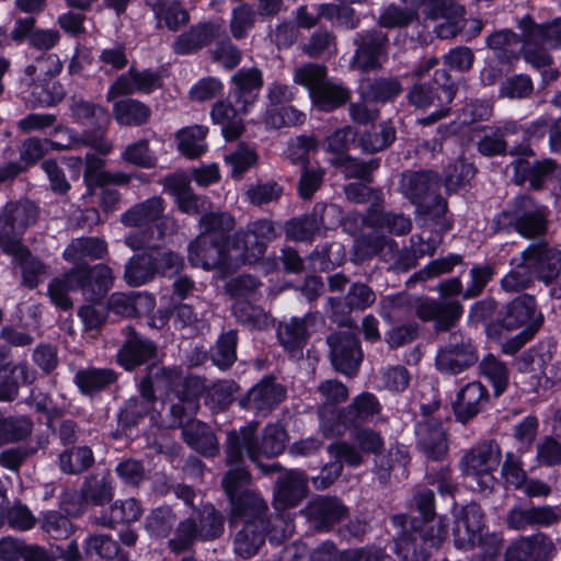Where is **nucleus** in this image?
I'll return each mask as SVG.
<instances>
[{
    "mask_svg": "<svg viewBox=\"0 0 561 561\" xmlns=\"http://www.w3.org/2000/svg\"><path fill=\"white\" fill-rule=\"evenodd\" d=\"M396 240L378 232L363 233L354 241L352 255L355 263H363L379 256L381 261L389 262L393 257Z\"/></svg>",
    "mask_w": 561,
    "mask_h": 561,
    "instance_id": "obj_28",
    "label": "nucleus"
},
{
    "mask_svg": "<svg viewBox=\"0 0 561 561\" xmlns=\"http://www.w3.org/2000/svg\"><path fill=\"white\" fill-rule=\"evenodd\" d=\"M356 47L350 66L352 69L367 72L381 68L380 58L387 54L389 39L380 30L358 33L354 38Z\"/></svg>",
    "mask_w": 561,
    "mask_h": 561,
    "instance_id": "obj_11",
    "label": "nucleus"
},
{
    "mask_svg": "<svg viewBox=\"0 0 561 561\" xmlns=\"http://www.w3.org/2000/svg\"><path fill=\"white\" fill-rule=\"evenodd\" d=\"M72 116L77 122L85 126L81 137L72 138L70 145L89 146L101 154H107L112 151L113 145L105 137V127L108 122V115L104 107L89 101L78 99L72 101Z\"/></svg>",
    "mask_w": 561,
    "mask_h": 561,
    "instance_id": "obj_4",
    "label": "nucleus"
},
{
    "mask_svg": "<svg viewBox=\"0 0 561 561\" xmlns=\"http://www.w3.org/2000/svg\"><path fill=\"white\" fill-rule=\"evenodd\" d=\"M301 53L311 59H323L336 53L337 43L335 34L325 28L319 27L310 34L301 45Z\"/></svg>",
    "mask_w": 561,
    "mask_h": 561,
    "instance_id": "obj_52",
    "label": "nucleus"
},
{
    "mask_svg": "<svg viewBox=\"0 0 561 561\" xmlns=\"http://www.w3.org/2000/svg\"><path fill=\"white\" fill-rule=\"evenodd\" d=\"M4 253L13 256L14 261L22 272V285L28 288H35L42 277L46 274V265L26 248L24 244L2 250Z\"/></svg>",
    "mask_w": 561,
    "mask_h": 561,
    "instance_id": "obj_38",
    "label": "nucleus"
},
{
    "mask_svg": "<svg viewBox=\"0 0 561 561\" xmlns=\"http://www.w3.org/2000/svg\"><path fill=\"white\" fill-rule=\"evenodd\" d=\"M152 234L148 231L131 232L125 244L133 250H144L134 254L125 265L124 279L130 286H141L157 275L179 273L184 268L183 257L173 251H160L152 247Z\"/></svg>",
    "mask_w": 561,
    "mask_h": 561,
    "instance_id": "obj_1",
    "label": "nucleus"
},
{
    "mask_svg": "<svg viewBox=\"0 0 561 561\" xmlns=\"http://www.w3.org/2000/svg\"><path fill=\"white\" fill-rule=\"evenodd\" d=\"M61 69L62 62L56 54L42 55L25 67L22 82L30 88H44Z\"/></svg>",
    "mask_w": 561,
    "mask_h": 561,
    "instance_id": "obj_37",
    "label": "nucleus"
},
{
    "mask_svg": "<svg viewBox=\"0 0 561 561\" xmlns=\"http://www.w3.org/2000/svg\"><path fill=\"white\" fill-rule=\"evenodd\" d=\"M58 463L66 474H81L93 466V451L88 446L67 448L59 455Z\"/></svg>",
    "mask_w": 561,
    "mask_h": 561,
    "instance_id": "obj_55",
    "label": "nucleus"
},
{
    "mask_svg": "<svg viewBox=\"0 0 561 561\" xmlns=\"http://www.w3.org/2000/svg\"><path fill=\"white\" fill-rule=\"evenodd\" d=\"M542 322V316L537 311L534 296L523 294L514 298L504 307L502 325L508 330L522 327L534 328L535 332Z\"/></svg>",
    "mask_w": 561,
    "mask_h": 561,
    "instance_id": "obj_24",
    "label": "nucleus"
},
{
    "mask_svg": "<svg viewBox=\"0 0 561 561\" xmlns=\"http://www.w3.org/2000/svg\"><path fill=\"white\" fill-rule=\"evenodd\" d=\"M199 225L202 227L199 234L217 237L227 243L229 232L234 228V219L226 213H209L201 217Z\"/></svg>",
    "mask_w": 561,
    "mask_h": 561,
    "instance_id": "obj_64",
    "label": "nucleus"
},
{
    "mask_svg": "<svg viewBox=\"0 0 561 561\" xmlns=\"http://www.w3.org/2000/svg\"><path fill=\"white\" fill-rule=\"evenodd\" d=\"M207 131V127L201 125L180 129L175 135L179 150L187 158H198L207 149L205 142Z\"/></svg>",
    "mask_w": 561,
    "mask_h": 561,
    "instance_id": "obj_54",
    "label": "nucleus"
},
{
    "mask_svg": "<svg viewBox=\"0 0 561 561\" xmlns=\"http://www.w3.org/2000/svg\"><path fill=\"white\" fill-rule=\"evenodd\" d=\"M323 210L324 205H316L312 214L293 218L285 226L286 236L295 241L311 240L318 233L323 225L322 217L318 209Z\"/></svg>",
    "mask_w": 561,
    "mask_h": 561,
    "instance_id": "obj_51",
    "label": "nucleus"
},
{
    "mask_svg": "<svg viewBox=\"0 0 561 561\" xmlns=\"http://www.w3.org/2000/svg\"><path fill=\"white\" fill-rule=\"evenodd\" d=\"M391 523L398 530L396 552L403 561H427L432 549L438 548L447 537L445 519H434V523L422 526L419 518L396 514Z\"/></svg>",
    "mask_w": 561,
    "mask_h": 561,
    "instance_id": "obj_2",
    "label": "nucleus"
},
{
    "mask_svg": "<svg viewBox=\"0 0 561 561\" xmlns=\"http://www.w3.org/2000/svg\"><path fill=\"white\" fill-rule=\"evenodd\" d=\"M561 512L553 506H515L508 511L505 523L513 530L548 527L559 522Z\"/></svg>",
    "mask_w": 561,
    "mask_h": 561,
    "instance_id": "obj_22",
    "label": "nucleus"
},
{
    "mask_svg": "<svg viewBox=\"0 0 561 561\" xmlns=\"http://www.w3.org/2000/svg\"><path fill=\"white\" fill-rule=\"evenodd\" d=\"M238 334L236 330L222 333L216 344L210 348V358L214 365L225 370L232 366L237 359Z\"/></svg>",
    "mask_w": 561,
    "mask_h": 561,
    "instance_id": "obj_58",
    "label": "nucleus"
},
{
    "mask_svg": "<svg viewBox=\"0 0 561 561\" xmlns=\"http://www.w3.org/2000/svg\"><path fill=\"white\" fill-rule=\"evenodd\" d=\"M117 375L108 368H87L79 370L75 376V382L84 394H94L114 383Z\"/></svg>",
    "mask_w": 561,
    "mask_h": 561,
    "instance_id": "obj_50",
    "label": "nucleus"
},
{
    "mask_svg": "<svg viewBox=\"0 0 561 561\" xmlns=\"http://www.w3.org/2000/svg\"><path fill=\"white\" fill-rule=\"evenodd\" d=\"M225 462L230 469L225 473L221 484L230 503L239 497L243 488L250 484L251 474L245 466L244 455L240 462H228L227 442L225 443Z\"/></svg>",
    "mask_w": 561,
    "mask_h": 561,
    "instance_id": "obj_48",
    "label": "nucleus"
},
{
    "mask_svg": "<svg viewBox=\"0 0 561 561\" xmlns=\"http://www.w3.org/2000/svg\"><path fill=\"white\" fill-rule=\"evenodd\" d=\"M182 436L190 447L205 456H215L218 453L216 435L207 424L201 421L185 428Z\"/></svg>",
    "mask_w": 561,
    "mask_h": 561,
    "instance_id": "obj_47",
    "label": "nucleus"
},
{
    "mask_svg": "<svg viewBox=\"0 0 561 561\" xmlns=\"http://www.w3.org/2000/svg\"><path fill=\"white\" fill-rule=\"evenodd\" d=\"M512 215L514 227L525 238L540 237L547 231L545 208L526 195L515 198Z\"/></svg>",
    "mask_w": 561,
    "mask_h": 561,
    "instance_id": "obj_17",
    "label": "nucleus"
},
{
    "mask_svg": "<svg viewBox=\"0 0 561 561\" xmlns=\"http://www.w3.org/2000/svg\"><path fill=\"white\" fill-rule=\"evenodd\" d=\"M227 255V243L209 234H198L188 245V262L206 271L225 266Z\"/></svg>",
    "mask_w": 561,
    "mask_h": 561,
    "instance_id": "obj_16",
    "label": "nucleus"
},
{
    "mask_svg": "<svg viewBox=\"0 0 561 561\" xmlns=\"http://www.w3.org/2000/svg\"><path fill=\"white\" fill-rule=\"evenodd\" d=\"M396 139V128L389 122L379 125V131H365L358 139V146L366 153H375L388 148Z\"/></svg>",
    "mask_w": 561,
    "mask_h": 561,
    "instance_id": "obj_60",
    "label": "nucleus"
},
{
    "mask_svg": "<svg viewBox=\"0 0 561 561\" xmlns=\"http://www.w3.org/2000/svg\"><path fill=\"white\" fill-rule=\"evenodd\" d=\"M517 28L526 43L541 42L550 48L561 49V18L548 23H537L529 14L517 21Z\"/></svg>",
    "mask_w": 561,
    "mask_h": 561,
    "instance_id": "obj_33",
    "label": "nucleus"
},
{
    "mask_svg": "<svg viewBox=\"0 0 561 561\" xmlns=\"http://www.w3.org/2000/svg\"><path fill=\"white\" fill-rule=\"evenodd\" d=\"M39 217L38 206L27 199L8 202L0 210V249L23 244L22 236Z\"/></svg>",
    "mask_w": 561,
    "mask_h": 561,
    "instance_id": "obj_5",
    "label": "nucleus"
},
{
    "mask_svg": "<svg viewBox=\"0 0 561 561\" xmlns=\"http://www.w3.org/2000/svg\"><path fill=\"white\" fill-rule=\"evenodd\" d=\"M199 539L208 541L222 536L225 530V516L213 504L203 505L196 511Z\"/></svg>",
    "mask_w": 561,
    "mask_h": 561,
    "instance_id": "obj_53",
    "label": "nucleus"
},
{
    "mask_svg": "<svg viewBox=\"0 0 561 561\" xmlns=\"http://www.w3.org/2000/svg\"><path fill=\"white\" fill-rule=\"evenodd\" d=\"M382 405L378 398L368 391L355 396L351 402L339 409L335 419V435L342 434L344 430L359 428L378 417Z\"/></svg>",
    "mask_w": 561,
    "mask_h": 561,
    "instance_id": "obj_10",
    "label": "nucleus"
},
{
    "mask_svg": "<svg viewBox=\"0 0 561 561\" xmlns=\"http://www.w3.org/2000/svg\"><path fill=\"white\" fill-rule=\"evenodd\" d=\"M163 405L165 407L164 413L157 412V415L168 428H181L184 432L197 421L195 416L199 409V402L183 399L172 392L167 393Z\"/></svg>",
    "mask_w": 561,
    "mask_h": 561,
    "instance_id": "obj_27",
    "label": "nucleus"
},
{
    "mask_svg": "<svg viewBox=\"0 0 561 561\" xmlns=\"http://www.w3.org/2000/svg\"><path fill=\"white\" fill-rule=\"evenodd\" d=\"M114 491L111 478L105 474L88 476L80 488V504H71L66 499L62 501L65 511L72 516H80L88 505L104 506L112 502Z\"/></svg>",
    "mask_w": 561,
    "mask_h": 561,
    "instance_id": "obj_14",
    "label": "nucleus"
},
{
    "mask_svg": "<svg viewBox=\"0 0 561 561\" xmlns=\"http://www.w3.org/2000/svg\"><path fill=\"white\" fill-rule=\"evenodd\" d=\"M416 207L423 229H433L437 234H443L451 229V221L447 217L448 205L443 196L435 195L430 203L423 202Z\"/></svg>",
    "mask_w": 561,
    "mask_h": 561,
    "instance_id": "obj_40",
    "label": "nucleus"
},
{
    "mask_svg": "<svg viewBox=\"0 0 561 561\" xmlns=\"http://www.w3.org/2000/svg\"><path fill=\"white\" fill-rule=\"evenodd\" d=\"M239 389L233 380H220L207 390L206 404L215 412H222L231 405Z\"/></svg>",
    "mask_w": 561,
    "mask_h": 561,
    "instance_id": "obj_61",
    "label": "nucleus"
},
{
    "mask_svg": "<svg viewBox=\"0 0 561 561\" xmlns=\"http://www.w3.org/2000/svg\"><path fill=\"white\" fill-rule=\"evenodd\" d=\"M33 428L34 423L28 416H5L0 411V446L25 440L32 435Z\"/></svg>",
    "mask_w": 561,
    "mask_h": 561,
    "instance_id": "obj_43",
    "label": "nucleus"
},
{
    "mask_svg": "<svg viewBox=\"0 0 561 561\" xmlns=\"http://www.w3.org/2000/svg\"><path fill=\"white\" fill-rule=\"evenodd\" d=\"M164 201L159 196H153L125 211L121 221L127 227L147 226L159 219L164 213Z\"/></svg>",
    "mask_w": 561,
    "mask_h": 561,
    "instance_id": "obj_41",
    "label": "nucleus"
},
{
    "mask_svg": "<svg viewBox=\"0 0 561 561\" xmlns=\"http://www.w3.org/2000/svg\"><path fill=\"white\" fill-rule=\"evenodd\" d=\"M402 91L403 88L398 78L381 77L369 81L364 93L371 101L385 103L397 98Z\"/></svg>",
    "mask_w": 561,
    "mask_h": 561,
    "instance_id": "obj_63",
    "label": "nucleus"
},
{
    "mask_svg": "<svg viewBox=\"0 0 561 561\" xmlns=\"http://www.w3.org/2000/svg\"><path fill=\"white\" fill-rule=\"evenodd\" d=\"M232 313L240 324L252 330H266L274 325V319L268 312L248 300L236 301Z\"/></svg>",
    "mask_w": 561,
    "mask_h": 561,
    "instance_id": "obj_46",
    "label": "nucleus"
},
{
    "mask_svg": "<svg viewBox=\"0 0 561 561\" xmlns=\"http://www.w3.org/2000/svg\"><path fill=\"white\" fill-rule=\"evenodd\" d=\"M310 98L317 108L330 112L346 104L351 99V91L341 84L325 80Z\"/></svg>",
    "mask_w": 561,
    "mask_h": 561,
    "instance_id": "obj_45",
    "label": "nucleus"
},
{
    "mask_svg": "<svg viewBox=\"0 0 561 561\" xmlns=\"http://www.w3.org/2000/svg\"><path fill=\"white\" fill-rule=\"evenodd\" d=\"M331 164L339 169L345 179H356L364 183L374 181V172L379 168L380 160L377 158L363 161L350 154L336 157Z\"/></svg>",
    "mask_w": 561,
    "mask_h": 561,
    "instance_id": "obj_42",
    "label": "nucleus"
},
{
    "mask_svg": "<svg viewBox=\"0 0 561 561\" xmlns=\"http://www.w3.org/2000/svg\"><path fill=\"white\" fill-rule=\"evenodd\" d=\"M72 145H62L47 139H38L31 137L24 140L20 149V158L24 163L25 170L27 167L41 160L50 149L67 150L71 149Z\"/></svg>",
    "mask_w": 561,
    "mask_h": 561,
    "instance_id": "obj_59",
    "label": "nucleus"
},
{
    "mask_svg": "<svg viewBox=\"0 0 561 561\" xmlns=\"http://www.w3.org/2000/svg\"><path fill=\"white\" fill-rule=\"evenodd\" d=\"M126 340L117 352V363L126 370H133L157 356V345L137 334L134 328L124 329Z\"/></svg>",
    "mask_w": 561,
    "mask_h": 561,
    "instance_id": "obj_21",
    "label": "nucleus"
},
{
    "mask_svg": "<svg viewBox=\"0 0 561 561\" xmlns=\"http://www.w3.org/2000/svg\"><path fill=\"white\" fill-rule=\"evenodd\" d=\"M348 513V508L336 497L319 496L311 501L301 514L317 530H330Z\"/></svg>",
    "mask_w": 561,
    "mask_h": 561,
    "instance_id": "obj_23",
    "label": "nucleus"
},
{
    "mask_svg": "<svg viewBox=\"0 0 561 561\" xmlns=\"http://www.w3.org/2000/svg\"><path fill=\"white\" fill-rule=\"evenodd\" d=\"M439 186V176L433 171H407L399 182L400 193L415 206L422 204L426 196L435 194Z\"/></svg>",
    "mask_w": 561,
    "mask_h": 561,
    "instance_id": "obj_26",
    "label": "nucleus"
},
{
    "mask_svg": "<svg viewBox=\"0 0 561 561\" xmlns=\"http://www.w3.org/2000/svg\"><path fill=\"white\" fill-rule=\"evenodd\" d=\"M489 402V392L480 381H472L462 387L454 402L456 420L466 424L476 417Z\"/></svg>",
    "mask_w": 561,
    "mask_h": 561,
    "instance_id": "obj_30",
    "label": "nucleus"
},
{
    "mask_svg": "<svg viewBox=\"0 0 561 561\" xmlns=\"http://www.w3.org/2000/svg\"><path fill=\"white\" fill-rule=\"evenodd\" d=\"M308 495V476L300 470L289 469L280 474L274 484V504L277 510L297 506Z\"/></svg>",
    "mask_w": 561,
    "mask_h": 561,
    "instance_id": "obj_20",
    "label": "nucleus"
},
{
    "mask_svg": "<svg viewBox=\"0 0 561 561\" xmlns=\"http://www.w3.org/2000/svg\"><path fill=\"white\" fill-rule=\"evenodd\" d=\"M317 312H308L304 317H294L279 323L277 335L280 344L289 352L300 351L309 337V328L316 324Z\"/></svg>",
    "mask_w": 561,
    "mask_h": 561,
    "instance_id": "obj_35",
    "label": "nucleus"
},
{
    "mask_svg": "<svg viewBox=\"0 0 561 561\" xmlns=\"http://www.w3.org/2000/svg\"><path fill=\"white\" fill-rule=\"evenodd\" d=\"M232 527H234L233 552L244 560L251 559L260 552L270 531V525L240 524Z\"/></svg>",
    "mask_w": 561,
    "mask_h": 561,
    "instance_id": "obj_31",
    "label": "nucleus"
},
{
    "mask_svg": "<svg viewBox=\"0 0 561 561\" xmlns=\"http://www.w3.org/2000/svg\"><path fill=\"white\" fill-rule=\"evenodd\" d=\"M150 115L149 106L135 99L118 100L113 105V116L123 126H141L149 121Z\"/></svg>",
    "mask_w": 561,
    "mask_h": 561,
    "instance_id": "obj_44",
    "label": "nucleus"
},
{
    "mask_svg": "<svg viewBox=\"0 0 561 561\" xmlns=\"http://www.w3.org/2000/svg\"><path fill=\"white\" fill-rule=\"evenodd\" d=\"M415 435L419 448L427 458L442 460L447 455V434L438 419L419 421Z\"/></svg>",
    "mask_w": 561,
    "mask_h": 561,
    "instance_id": "obj_25",
    "label": "nucleus"
},
{
    "mask_svg": "<svg viewBox=\"0 0 561 561\" xmlns=\"http://www.w3.org/2000/svg\"><path fill=\"white\" fill-rule=\"evenodd\" d=\"M271 525L267 502L256 492L247 490L230 502L229 525Z\"/></svg>",
    "mask_w": 561,
    "mask_h": 561,
    "instance_id": "obj_15",
    "label": "nucleus"
},
{
    "mask_svg": "<svg viewBox=\"0 0 561 561\" xmlns=\"http://www.w3.org/2000/svg\"><path fill=\"white\" fill-rule=\"evenodd\" d=\"M363 224L375 230H385L390 234L402 237L412 230V220L404 214L369 208L363 218Z\"/></svg>",
    "mask_w": 561,
    "mask_h": 561,
    "instance_id": "obj_36",
    "label": "nucleus"
},
{
    "mask_svg": "<svg viewBox=\"0 0 561 561\" xmlns=\"http://www.w3.org/2000/svg\"><path fill=\"white\" fill-rule=\"evenodd\" d=\"M502 453L494 439L478 443L461 459L460 466L466 476L473 477L481 488H492L493 476L500 466Z\"/></svg>",
    "mask_w": 561,
    "mask_h": 561,
    "instance_id": "obj_6",
    "label": "nucleus"
},
{
    "mask_svg": "<svg viewBox=\"0 0 561 561\" xmlns=\"http://www.w3.org/2000/svg\"><path fill=\"white\" fill-rule=\"evenodd\" d=\"M248 111H243L241 105H237L232 99L218 101L214 104L210 115L214 123L222 126L224 137L231 141L239 138L244 131L242 116Z\"/></svg>",
    "mask_w": 561,
    "mask_h": 561,
    "instance_id": "obj_34",
    "label": "nucleus"
},
{
    "mask_svg": "<svg viewBox=\"0 0 561 561\" xmlns=\"http://www.w3.org/2000/svg\"><path fill=\"white\" fill-rule=\"evenodd\" d=\"M462 306L455 299H425L415 307L422 321H433L436 331H448L459 321Z\"/></svg>",
    "mask_w": 561,
    "mask_h": 561,
    "instance_id": "obj_18",
    "label": "nucleus"
},
{
    "mask_svg": "<svg viewBox=\"0 0 561 561\" xmlns=\"http://www.w3.org/2000/svg\"><path fill=\"white\" fill-rule=\"evenodd\" d=\"M317 391L322 399L318 410L320 426L325 435H335L336 404L348 399V388L336 379H328L319 383Z\"/></svg>",
    "mask_w": 561,
    "mask_h": 561,
    "instance_id": "obj_19",
    "label": "nucleus"
},
{
    "mask_svg": "<svg viewBox=\"0 0 561 561\" xmlns=\"http://www.w3.org/2000/svg\"><path fill=\"white\" fill-rule=\"evenodd\" d=\"M113 271L104 264L82 265L68 271L70 289L81 290L87 301H100L113 285Z\"/></svg>",
    "mask_w": 561,
    "mask_h": 561,
    "instance_id": "obj_7",
    "label": "nucleus"
},
{
    "mask_svg": "<svg viewBox=\"0 0 561 561\" xmlns=\"http://www.w3.org/2000/svg\"><path fill=\"white\" fill-rule=\"evenodd\" d=\"M62 415L64 410L53 408V410L48 412L46 425L51 430L53 434L57 436L61 445H73L79 439L80 427L75 420L64 419Z\"/></svg>",
    "mask_w": 561,
    "mask_h": 561,
    "instance_id": "obj_56",
    "label": "nucleus"
},
{
    "mask_svg": "<svg viewBox=\"0 0 561 561\" xmlns=\"http://www.w3.org/2000/svg\"><path fill=\"white\" fill-rule=\"evenodd\" d=\"M157 403V396L154 388L149 386V380L139 382V396L133 397L125 402L124 408L119 412L118 421L124 427H131L148 414H152V419L159 421L156 416L154 405Z\"/></svg>",
    "mask_w": 561,
    "mask_h": 561,
    "instance_id": "obj_29",
    "label": "nucleus"
},
{
    "mask_svg": "<svg viewBox=\"0 0 561 561\" xmlns=\"http://www.w3.org/2000/svg\"><path fill=\"white\" fill-rule=\"evenodd\" d=\"M218 30L219 26L210 22L193 25L176 38L173 49L179 55L192 54L210 44Z\"/></svg>",
    "mask_w": 561,
    "mask_h": 561,
    "instance_id": "obj_39",
    "label": "nucleus"
},
{
    "mask_svg": "<svg viewBox=\"0 0 561 561\" xmlns=\"http://www.w3.org/2000/svg\"><path fill=\"white\" fill-rule=\"evenodd\" d=\"M522 33L517 34L512 30L495 31L485 39L486 46L495 51L496 58L502 64H511L518 58L515 47L522 43Z\"/></svg>",
    "mask_w": 561,
    "mask_h": 561,
    "instance_id": "obj_49",
    "label": "nucleus"
},
{
    "mask_svg": "<svg viewBox=\"0 0 561 561\" xmlns=\"http://www.w3.org/2000/svg\"><path fill=\"white\" fill-rule=\"evenodd\" d=\"M477 347L470 339L453 333L448 343L437 352L436 368L448 375H458L478 363Z\"/></svg>",
    "mask_w": 561,
    "mask_h": 561,
    "instance_id": "obj_8",
    "label": "nucleus"
},
{
    "mask_svg": "<svg viewBox=\"0 0 561 561\" xmlns=\"http://www.w3.org/2000/svg\"><path fill=\"white\" fill-rule=\"evenodd\" d=\"M327 343L334 369L346 376H353L363 359L357 335L350 330L337 331L328 335Z\"/></svg>",
    "mask_w": 561,
    "mask_h": 561,
    "instance_id": "obj_9",
    "label": "nucleus"
},
{
    "mask_svg": "<svg viewBox=\"0 0 561 561\" xmlns=\"http://www.w3.org/2000/svg\"><path fill=\"white\" fill-rule=\"evenodd\" d=\"M535 278V273L520 255L519 262L502 278L501 287L507 293H519L529 288Z\"/></svg>",
    "mask_w": 561,
    "mask_h": 561,
    "instance_id": "obj_62",
    "label": "nucleus"
},
{
    "mask_svg": "<svg viewBox=\"0 0 561 561\" xmlns=\"http://www.w3.org/2000/svg\"><path fill=\"white\" fill-rule=\"evenodd\" d=\"M257 428L259 423L252 421L238 431L227 433L228 462H240L242 455H247L251 461L261 457L274 458L285 450L288 434L280 424L266 425L261 439L256 435Z\"/></svg>",
    "mask_w": 561,
    "mask_h": 561,
    "instance_id": "obj_3",
    "label": "nucleus"
},
{
    "mask_svg": "<svg viewBox=\"0 0 561 561\" xmlns=\"http://www.w3.org/2000/svg\"><path fill=\"white\" fill-rule=\"evenodd\" d=\"M231 82L234 88L231 90L229 98L237 105H241L243 111H248L249 106L256 101L263 85L261 70L257 68L240 69L232 76Z\"/></svg>",
    "mask_w": 561,
    "mask_h": 561,
    "instance_id": "obj_32",
    "label": "nucleus"
},
{
    "mask_svg": "<svg viewBox=\"0 0 561 561\" xmlns=\"http://www.w3.org/2000/svg\"><path fill=\"white\" fill-rule=\"evenodd\" d=\"M520 255L535 273L536 278L552 283L561 272V252L545 240L530 243Z\"/></svg>",
    "mask_w": 561,
    "mask_h": 561,
    "instance_id": "obj_13",
    "label": "nucleus"
},
{
    "mask_svg": "<svg viewBox=\"0 0 561 561\" xmlns=\"http://www.w3.org/2000/svg\"><path fill=\"white\" fill-rule=\"evenodd\" d=\"M287 396V389L273 376H266L239 401L241 408L257 415H268Z\"/></svg>",
    "mask_w": 561,
    "mask_h": 561,
    "instance_id": "obj_12",
    "label": "nucleus"
},
{
    "mask_svg": "<svg viewBox=\"0 0 561 561\" xmlns=\"http://www.w3.org/2000/svg\"><path fill=\"white\" fill-rule=\"evenodd\" d=\"M106 243L98 238H78L71 241L64 252L67 261H80L82 259L98 260L106 253Z\"/></svg>",
    "mask_w": 561,
    "mask_h": 561,
    "instance_id": "obj_57",
    "label": "nucleus"
}]
</instances>
